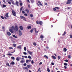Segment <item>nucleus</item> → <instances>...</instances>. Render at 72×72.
<instances>
[{
    "label": "nucleus",
    "mask_w": 72,
    "mask_h": 72,
    "mask_svg": "<svg viewBox=\"0 0 72 72\" xmlns=\"http://www.w3.org/2000/svg\"><path fill=\"white\" fill-rule=\"evenodd\" d=\"M20 18L21 19H23L24 21H26L27 20H26V18L25 17H24V16L21 15L20 16Z\"/></svg>",
    "instance_id": "obj_1"
},
{
    "label": "nucleus",
    "mask_w": 72,
    "mask_h": 72,
    "mask_svg": "<svg viewBox=\"0 0 72 72\" xmlns=\"http://www.w3.org/2000/svg\"><path fill=\"white\" fill-rule=\"evenodd\" d=\"M12 15H13L14 17H16V12L13 10H12Z\"/></svg>",
    "instance_id": "obj_2"
},
{
    "label": "nucleus",
    "mask_w": 72,
    "mask_h": 72,
    "mask_svg": "<svg viewBox=\"0 0 72 72\" xmlns=\"http://www.w3.org/2000/svg\"><path fill=\"white\" fill-rule=\"evenodd\" d=\"M71 2H72V0H68L66 3V4H71Z\"/></svg>",
    "instance_id": "obj_3"
},
{
    "label": "nucleus",
    "mask_w": 72,
    "mask_h": 72,
    "mask_svg": "<svg viewBox=\"0 0 72 72\" xmlns=\"http://www.w3.org/2000/svg\"><path fill=\"white\" fill-rule=\"evenodd\" d=\"M14 30H15L16 31H18V27L17 26H15Z\"/></svg>",
    "instance_id": "obj_4"
},
{
    "label": "nucleus",
    "mask_w": 72,
    "mask_h": 72,
    "mask_svg": "<svg viewBox=\"0 0 72 72\" xmlns=\"http://www.w3.org/2000/svg\"><path fill=\"white\" fill-rule=\"evenodd\" d=\"M19 36H21L22 35V32H21V30H19Z\"/></svg>",
    "instance_id": "obj_5"
},
{
    "label": "nucleus",
    "mask_w": 72,
    "mask_h": 72,
    "mask_svg": "<svg viewBox=\"0 0 72 72\" xmlns=\"http://www.w3.org/2000/svg\"><path fill=\"white\" fill-rule=\"evenodd\" d=\"M10 1L11 2V3H12V5H15L14 1L13 0H10Z\"/></svg>",
    "instance_id": "obj_6"
},
{
    "label": "nucleus",
    "mask_w": 72,
    "mask_h": 72,
    "mask_svg": "<svg viewBox=\"0 0 72 72\" xmlns=\"http://www.w3.org/2000/svg\"><path fill=\"white\" fill-rule=\"evenodd\" d=\"M27 51L28 52V53L30 55H32V52L31 51H29L28 50H27Z\"/></svg>",
    "instance_id": "obj_7"
},
{
    "label": "nucleus",
    "mask_w": 72,
    "mask_h": 72,
    "mask_svg": "<svg viewBox=\"0 0 72 72\" xmlns=\"http://www.w3.org/2000/svg\"><path fill=\"white\" fill-rule=\"evenodd\" d=\"M8 15L9 13L8 12L5 15V16L6 17V18H9V16Z\"/></svg>",
    "instance_id": "obj_8"
},
{
    "label": "nucleus",
    "mask_w": 72,
    "mask_h": 72,
    "mask_svg": "<svg viewBox=\"0 0 72 72\" xmlns=\"http://www.w3.org/2000/svg\"><path fill=\"white\" fill-rule=\"evenodd\" d=\"M17 49H22V45H20L17 47Z\"/></svg>",
    "instance_id": "obj_9"
},
{
    "label": "nucleus",
    "mask_w": 72,
    "mask_h": 72,
    "mask_svg": "<svg viewBox=\"0 0 72 72\" xmlns=\"http://www.w3.org/2000/svg\"><path fill=\"white\" fill-rule=\"evenodd\" d=\"M34 30V28H32L31 30L30 31V32L31 33H33V30Z\"/></svg>",
    "instance_id": "obj_10"
},
{
    "label": "nucleus",
    "mask_w": 72,
    "mask_h": 72,
    "mask_svg": "<svg viewBox=\"0 0 72 72\" xmlns=\"http://www.w3.org/2000/svg\"><path fill=\"white\" fill-rule=\"evenodd\" d=\"M19 28L21 30H23V26H19Z\"/></svg>",
    "instance_id": "obj_11"
},
{
    "label": "nucleus",
    "mask_w": 72,
    "mask_h": 72,
    "mask_svg": "<svg viewBox=\"0 0 72 72\" xmlns=\"http://www.w3.org/2000/svg\"><path fill=\"white\" fill-rule=\"evenodd\" d=\"M16 5H17V6H19V5L18 4H19V2L17 1H16Z\"/></svg>",
    "instance_id": "obj_12"
},
{
    "label": "nucleus",
    "mask_w": 72,
    "mask_h": 72,
    "mask_svg": "<svg viewBox=\"0 0 72 72\" xmlns=\"http://www.w3.org/2000/svg\"><path fill=\"white\" fill-rule=\"evenodd\" d=\"M25 11H26V12H27V13L28 14L29 13V10L28 9H26L25 10Z\"/></svg>",
    "instance_id": "obj_13"
},
{
    "label": "nucleus",
    "mask_w": 72,
    "mask_h": 72,
    "mask_svg": "<svg viewBox=\"0 0 72 72\" xmlns=\"http://www.w3.org/2000/svg\"><path fill=\"white\" fill-rule=\"evenodd\" d=\"M7 33L8 36H10L11 35V33L10 32H7Z\"/></svg>",
    "instance_id": "obj_14"
},
{
    "label": "nucleus",
    "mask_w": 72,
    "mask_h": 72,
    "mask_svg": "<svg viewBox=\"0 0 72 72\" xmlns=\"http://www.w3.org/2000/svg\"><path fill=\"white\" fill-rule=\"evenodd\" d=\"M27 28L28 30H30V29H31L32 27L31 26H28L27 27Z\"/></svg>",
    "instance_id": "obj_15"
},
{
    "label": "nucleus",
    "mask_w": 72,
    "mask_h": 72,
    "mask_svg": "<svg viewBox=\"0 0 72 72\" xmlns=\"http://www.w3.org/2000/svg\"><path fill=\"white\" fill-rule=\"evenodd\" d=\"M23 69H26L27 71H28V68L27 67H23Z\"/></svg>",
    "instance_id": "obj_16"
},
{
    "label": "nucleus",
    "mask_w": 72,
    "mask_h": 72,
    "mask_svg": "<svg viewBox=\"0 0 72 72\" xmlns=\"http://www.w3.org/2000/svg\"><path fill=\"white\" fill-rule=\"evenodd\" d=\"M1 5H3V6L2 7V8H5V7H6V5L4 4H1Z\"/></svg>",
    "instance_id": "obj_17"
},
{
    "label": "nucleus",
    "mask_w": 72,
    "mask_h": 72,
    "mask_svg": "<svg viewBox=\"0 0 72 72\" xmlns=\"http://www.w3.org/2000/svg\"><path fill=\"white\" fill-rule=\"evenodd\" d=\"M9 31L11 33H13V32H14L13 31V30H12L11 29H9Z\"/></svg>",
    "instance_id": "obj_18"
},
{
    "label": "nucleus",
    "mask_w": 72,
    "mask_h": 72,
    "mask_svg": "<svg viewBox=\"0 0 72 72\" xmlns=\"http://www.w3.org/2000/svg\"><path fill=\"white\" fill-rule=\"evenodd\" d=\"M38 2L39 4L41 6H42V4L41 3V2H40V1H38Z\"/></svg>",
    "instance_id": "obj_19"
},
{
    "label": "nucleus",
    "mask_w": 72,
    "mask_h": 72,
    "mask_svg": "<svg viewBox=\"0 0 72 72\" xmlns=\"http://www.w3.org/2000/svg\"><path fill=\"white\" fill-rule=\"evenodd\" d=\"M40 25H42V21H40L39 23Z\"/></svg>",
    "instance_id": "obj_20"
},
{
    "label": "nucleus",
    "mask_w": 72,
    "mask_h": 72,
    "mask_svg": "<svg viewBox=\"0 0 72 72\" xmlns=\"http://www.w3.org/2000/svg\"><path fill=\"white\" fill-rule=\"evenodd\" d=\"M16 60H17V61H19V57H17L16 58Z\"/></svg>",
    "instance_id": "obj_21"
},
{
    "label": "nucleus",
    "mask_w": 72,
    "mask_h": 72,
    "mask_svg": "<svg viewBox=\"0 0 72 72\" xmlns=\"http://www.w3.org/2000/svg\"><path fill=\"white\" fill-rule=\"evenodd\" d=\"M33 44L34 46H36V45H37V44H36V43L35 42L33 43Z\"/></svg>",
    "instance_id": "obj_22"
},
{
    "label": "nucleus",
    "mask_w": 72,
    "mask_h": 72,
    "mask_svg": "<svg viewBox=\"0 0 72 72\" xmlns=\"http://www.w3.org/2000/svg\"><path fill=\"white\" fill-rule=\"evenodd\" d=\"M11 64L12 65H14L15 64V63L14 62L12 61L11 62Z\"/></svg>",
    "instance_id": "obj_23"
},
{
    "label": "nucleus",
    "mask_w": 72,
    "mask_h": 72,
    "mask_svg": "<svg viewBox=\"0 0 72 72\" xmlns=\"http://www.w3.org/2000/svg\"><path fill=\"white\" fill-rule=\"evenodd\" d=\"M44 57L45 58H46V59H48V56L46 55H44Z\"/></svg>",
    "instance_id": "obj_24"
},
{
    "label": "nucleus",
    "mask_w": 72,
    "mask_h": 72,
    "mask_svg": "<svg viewBox=\"0 0 72 72\" xmlns=\"http://www.w3.org/2000/svg\"><path fill=\"white\" fill-rule=\"evenodd\" d=\"M23 6H22L21 7L20 9V12H22V9H23Z\"/></svg>",
    "instance_id": "obj_25"
},
{
    "label": "nucleus",
    "mask_w": 72,
    "mask_h": 72,
    "mask_svg": "<svg viewBox=\"0 0 72 72\" xmlns=\"http://www.w3.org/2000/svg\"><path fill=\"white\" fill-rule=\"evenodd\" d=\"M2 30H4L5 29V26H3L2 27Z\"/></svg>",
    "instance_id": "obj_26"
},
{
    "label": "nucleus",
    "mask_w": 72,
    "mask_h": 72,
    "mask_svg": "<svg viewBox=\"0 0 72 72\" xmlns=\"http://www.w3.org/2000/svg\"><path fill=\"white\" fill-rule=\"evenodd\" d=\"M68 58H71V55H69L68 56Z\"/></svg>",
    "instance_id": "obj_27"
},
{
    "label": "nucleus",
    "mask_w": 72,
    "mask_h": 72,
    "mask_svg": "<svg viewBox=\"0 0 72 72\" xmlns=\"http://www.w3.org/2000/svg\"><path fill=\"white\" fill-rule=\"evenodd\" d=\"M12 36L14 37L15 38H16V39H17V36H16L15 35H12Z\"/></svg>",
    "instance_id": "obj_28"
},
{
    "label": "nucleus",
    "mask_w": 72,
    "mask_h": 72,
    "mask_svg": "<svg viewBox=\"0 0 72 72\" xmlns=\"http://www.w3.org/2000/svg\"><path fill=\"white\" fill-rule=\"evenodd\" d=\"M15 28L14 27V26H12V27H11V29H12V30H14Z\"/></svg>",
    "instance_id": "obj_29"
},
{
    "label": "nucleus",
    "mask_w": 72,
    "mask_h": 72,
    "mask_svg": "<svg viewBox=\"0 0 72 72\" xmlns=\"http://www.w3.org/2000/svg\"><path fill=\"white\" fill-rule=\"evenodd\" d=\"M66 34V31H64V33L62 34V36H64Z\"/></svg>",
    "instance_id": "obj_30"
},
{
    "label": "nucleus",
    "mask_w": 72,
    "mask_h": 72,
    "mask_svg": "<svg viewBox=\"0 0 72 72\" xmlns=\"http://www.w3.org/2000/svg\"><path fill=\"white\" fill-rule=\"evenodd\" d=\"M52 58L53 59H56V57L54 56H52Z\"/></svg>",
    "instance_id": "obj_31"
},
{
    "label": "nucleus",
    "mask_w": 72,
    "mask_h": 72,
    "mask_svg": "<svg viewBox=\"0 0 72 72\" xmlns=\"http://www.w3.org/2000/svg\"><path fill=\"white\" fill-rule=\"evenodd\" d=\"M27 68H30L31 67V66L29 65H27Z\"/></svg>",
    "instance_id": "obj_32"
},
{
    "label": "nucleus",
    "mask_w": 72,
    "mask_h": 72,
    "mask_svg": "<svg viewBox=\"0 0 72 72\" xmlns=\"http://www.w3.org/2000/svg\"><path fill=\"white\" fill-rule=\"evenodd\" d=\"M34 30H35V33H37V31H36V29L35 28H34Z\"/></svg>",
    "instance_id": "obj_33"
},
{
    "label": "nucleus",
    "mask_w": 72,
    "mask_h": 72,
    "mask_svg": "<svg viewBox=\"0 0 72 72\" xmlns=\"http://www.w3.org/2000/svg\"><path fill=\"white\" fill-rule=\"evenodd\" d=\"M13 45L14 47L15 48L16 47V44H13Z\"/></svg>",
    "instance_id": "obj_34"
},
{
    "label": "nucleus",
    "mask_w": 72,
    "mask_h": 72,
    "mask_svg": "<svg viewBox=\"0 0 72 72\" xmlns=\"http://www.w3.org/2000/svg\"><path fill=\"white\" fill-rule=\"evenodd\" d=\"M6 66H8V67H10L9 64V63H7L6 64Z\"/></svg>",
    "instance_id": "obj_35"
},
{
    "label": "nucleus",
    "mask_w": 72,
    "mask_h": 72,
    "mask_svg": "<svg viewBox=\"0 0 72 72\" xmlns=\"http://www.w3.org/2000/svg\"><path fill=\"white\" fill-rule=\"evenodd\" d=\"M30 16L31 18H32L33 17V15H32V14H30Z\"/></svg>",
    "instance_id": "obj_36"
},
{
    "label": "nucleus",
    "mask_w": 72,
    "mask_h": 72,
    "mask_svg": "<svg viewBox=\"0 0 72 72\" xmlns=\"http://www.w3.org/2000/svg\"><path fill=\"white\" fill-rule=\"evenodd\" d=\"M24 50L25 51H26V50H27V48H26V47H24Z\"/></svg>",
    "instance_id": "obj_37"
},
{
    "label": "nucleus",
    "mask_w": 72,
    "mask_h": 72,
    "mask_svg": "<svg viewBox=\"0 0 72 72\" xmlns=\"http://www.w3.org/2000/svg\"><path fill=\"white\" fill-rule=\"evenodd\" d=\"M47 70L48 72H50V69L49 68H47Z\"/></svg>",
    "instance_id": "obj_38"
},
{
    "label": "nucleus",
    "mask_w": 72,
    "mask_h": 72,
    "mask_svg": "<svg viewBox=\"0 0 72 72\" xmlns=\"http://www.w3.org/2000/svg\"><path fill=\"white\" fill-rule=\"evenodd\" d=\"M19 5H20V6H22V5H23V4L22 3H19Z\"/></svg>",
    "instance_id": "obj_39"
},
{
    "label": "nucleus",
    "mask_w": 72,
    "mask_h": 72,
    "mask_svg": "<svg viewBox=\"0 0 72 72\" xmlns=\"http://www.w3.org/2000/svg\"><path fill=\"white\" fill-rule=\"evenodd\" d=\"M28 6L29 8V9H30V6H31L30 4H28Z\"/></svg>",
    "instance_id": "obj_40"
},
{
    "label": "nucleus",
    "mask_w": 72,
    "mask_h": 72,
    "mask_svg": "<svg viewBox=\"0 0 72 72\" xmlns=\"http://www.w3.org/2000/svg\"><path fill=\"white\" fill-rule=\"evenodd\" d=\"M23 62H24V60H21L20 61V63H23Z\"/></svg>",
    "instance_id": "obj_41"
},
{
    "label": "nucleus",
    "mask_w": 72,
    "mask_h": 72,
    "mask_svg": "<svg viewBox=\"0 0 72 72\" xmlns=\"http://www.w3.org/2000/svg\"><path fill=\"white\" fill-rule=\"evenodd\" d=\"M1 17L2 18V19H4V18L3 16H1Z\"/></svg>",
    "instance_id": "obj_42"
},
{
    "label": "nucleus",
    "mask_w": 72,
    "mask_h": 72,
    "mask_svg": "<svg viewBox=\"0 0 72 72\" xmlns=\"http://www.w3.org/2000/svg\"><path fill=\"white\" fill-rule=\"evenodd\" d=\"M60 59V56H58V60H59V59Z\"/></svg>",
    "instance_id": "obj_43"
},
{
    "label": "nucleus",
    "mask_w": 72,
    "mask_h": 72,
    "mask_svg": "<svg viewBox=\"0 0 72 72\" xmlns=\"http://www.w3.org/2000/svg\"><path fill=\"white\" fill-rule=\"evenodd\" d=\"M28 58H29V59H31V56L29 55L28 56Z\"/></svg>",
    "instance_id": "obj_44"
},
{
    "label": "nucleus",
    "mask_w": 72,
    "mask_h": 72,
    "mask_svg": "<svg viewBox=\"0 0 72 72\" xmlns=\"http://www.w3.org/2000/svg\"><path fill=\"white\" fill-rule=\"evenodd\" d=\"M11 59H13V60H14V59H15V58H14V57H11Z\"/></svg>",
    "instance_id": "obj_45"
},
{
    "label": "nucleus",
    "mask_w": 72,
    "mask_h": 72,
    "mask_svg": "<svg viewBox=\"0 0 72 72\" xmlns=\"http://www.w3.org/2000/svg\"><path fill=\"white\" fill-rule=\"evenodd\" d=\"M40 38H41V39L42 38H43V35H41L40 36Z\"/></svg>",
    "instance_id": "obj_46"
},
{
    "label": "nucleus",
    "mask_w": 72,
    "mask_h": 72,
    "mask_svg": "<svg viewBox=\"0 0 72 72\" xmlns=\"http://www.w3.org/2000/svg\"><path fill=\"white\" fill-rule=\"evenodd\" d=\"M55 8H56V9H57L58 10H59V8L58 7H55Z\"/></svg>",
    "instance_id": "obj_47"
},
{
    "label": "nucleus",
    "mask_w": 72,
    "mask_h": 72,
    "mask_svg": "<svg viewBox=\"0 0 72 72\" xmlns=\"http://www.w3.org/2000/svg\"><path fill=\"white\" fill-rule=\"evenodd\" d=\"M27 65V64L26 63H24V64H23V66H26Z\"/></svg>",
    "instance_id": "obj_48"
},
{
    "label": "nucleus",
    "mask_w": 72,
    "mask_h": 72,
    "mask_svg": "<svg viewBox=\"0 0 72 72\" xmlns=\"http://www.w3.org/2000/svg\"><path fill=\"white\" fill-rule=\"evenodd\" d=\"M64 66H67V64L66 63H64Z\"/></svg>",
    "instance_id": "obj_49"
},
{
    "label": "nucleus",
    "mask_w": 72,
    "mask_h": 72,
    "mask_svg": "<svg viewBox=\"0 0 72 72\" xmlns=\"http://www.w3.org/2000/svg\"><path fill=\"white\" fill-rule=\"evenodd\" d=\"M53 11H56V8H53Z\"/></svg>",
    "instance_id": "obj_50"
},
{
    "label": "nucleus",
    "mask_w": 72,
    "mask_h": 72,
    "mask_svg": "<svg viewBox=\"0 0 72 72\" xmlns=\"http://www.w3.org/2000/svg\"><path fill=\"white\" fill-rule=\"evenodd\" d=\"M31 63H32V64H33V63H34L33 61V60H32V61H31Z\"/></svg>",
    "instance_id": "obj_51"
},
{
    "label": "nucleus",
    "mask_w": 72,
    "mask_h": 72,
    "mask_svg": "<svg viewBox=\"0 0 72 72\" xmlns=\"http://www.w3.org/2000/svg\"><path fill=\"white\" fill-rule=\"evenodd\" d=\"M13 47H9V49H13Z\"/></svg>",
    "instance_id": "obj_52"
},
{
    "label": "nucleus",
    "mask_w": 72,
    "mask_h": 72,
    "mask_svg": "<svg viewBox=\"0 0 72 72\" xmlns=\"http://www.w3.org/2000/svg\"><path fill=\"white\" fill-rule=\"evenodd\" d=\"M36 23L37 24H39V22L37 20L36 21Z\"/></svg>",
    "instance_id": "obj_53"
},
{
    "label": "nucleus",
    "mask_w": 72,
    "mask_h": 72,
    "mask_svg": "<svg viewBox=\"0 0 72 72\" xmlns=\"http://www.w3.org/2000/svg\"><path fill=\"white\" fill-rule=\"evenodd\" d=\"M23 54L24 55H26L27 54V53L26 52H24Z\"/></svg>",
    "instance_id": "obj_54"
},
{
    "label": "nucleus",
    "mask_w": 72,
    "mask_h": 72,
    "mask_svg": "<svg viewBox=\"0 0 72 72\" xmlns=\"http://www.w3.org/2000/svg\"><path fill=\"white\" fill-rule=\"evenodd\" d=\"M27 3H30V0H27Z\"/></svg>",
    "instance_id": "obj_55"
},
{
    "label": "nucleus",
    "mask_w": 72,
    "mask_h": 72,
    "mask_svg": "<svg viewBox=\"0 0 72 72\" xmlns=\"http://www.w3.org/2000/svg\"><path fill=\"white\" fill-rule=\"evenodd\" d=\"M24 15H25V16H28V15L27 14H24Z\"/></svg>",
    "instance_id": "obj_56"
},
{
    "label": "nucleus",
    "mask_w": 72,
    "mask_h": 72,
    "mask_svg": "<svg viewBox=\"0 0 72 72\" xmlns=\"http://www.w3.org/2000/svg\"><path fill=\"white\" fill-rule=\"evenodd\" d=\"M30 1L32 3H33L34 2V1H33V0H30Z\"/></svg>",
    "instance_id": "obj_57"
},
{
    "label": "nucleus",
    "mask_w": 72,
    "mask_h": 72,
    "mask_svg": "<svg viewBox=\"0 0 72 72\" xmlns=\"http://www.w3.org/2000/svg\"><path fill=\"white\" fill-rule=\"evenodd\" d=\"M51 64L52 66H54V64L53 62H51Z\"/></svg>",
    "instance_id": "obj_58"
},
{
    "label": "nucleus",
    "mask_w": 72,
    "mask_h": 72,
    "mask_svg": "<svg viewBox=\"0 0 72 72\" xmlns=\"http://www.w3.org/2000/svg\"><path fill=\"white\" fill-rule=\"evenodd\" d=\"M69 36L70 37V38H71V39H72V35H70Z\"/></svg>",
    "instance_id": "obj_59"
},
{
    "label": "nucleus",
    "mask_w": 72,
    "mask_h": 72,
    "mask_svg": "<svg viewBox=\"0 0 72 72\" xmlns=\"http://www.w3.org/2000/svg\"><path fill=\"white\" fill-rule=\"evenodd\" d=\"M22 13L23 14H24L25 13V12L24 11H22Z\"/></svg>",
    "instance_id": "obj_60"
},
{
    "label": "nucleus",
    "mask_w": 72,
    "mask_h": 72,
    "mask_svg": "<svg viewBox=\"0 0 72 72\" xmlns=\"http://www.w3.org/2000/svg\"><path fill=\"white\" fill-rule=\"evenodd\" d=\"M8 3L9 4H10V5H11V2L10 1H8Z\"/></svg>",
    "instance_id": "obj_61"
},
{
    "label": "nucleus",
    "mask_w": 72,
    "mask_h": 72,
    "mask_svg": "<svg viewBox=\"0 0 72 72\" xmlns=\"http://www.w3.org/2000/svg\"><path fill=\"white\" fill-rule=\"evenodd\" d=\"M64 51H67V49L66 48H64Z\"/></svg>",
    "instance_id": "obj_62"
},
{
    "label": "nucleus",
    "mask_w": 72,
    "mask_h": 72,
    "mask_svg": "<svg viewBox=\"0 0 72 72\" xmlns=\"http://www.w3.org/2000/svg\"><path fill=\"white\" fill-rule=\"evenodd\" d=\"M64 68L65 69H67V66H64Z\"/></svg>",
    "instance_id": "obj_63"
},
{
    "label": "nucleus",
    "mask_w": 72,
    "mask_h": 72,
    "mask_svg": "<svg viewBox=\"0 0 72 72\" xmlns=\"http://www.w3.org/2000/svg\"><path fill=\"white\" fill-rule=\"evenodd\" d=\"M40 68H39L38 70V71H40Z\"/></svg>",
    "instance_id": "obj_64"
}]
</instances>
